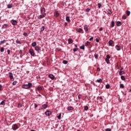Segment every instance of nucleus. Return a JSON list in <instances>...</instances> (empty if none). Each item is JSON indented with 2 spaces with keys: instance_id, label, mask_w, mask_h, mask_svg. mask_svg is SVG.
I'll list each match as a JSON object with an SVG mask.
<instances>
[{
  "instance_id": "3",
  "label": "nucleus",
  "mask_w": 131,
  "mask_h": 131,
  "mask_svg": "<svg viewBox=\"0 0 131 131\" xmlns=\"http://www.w3.org/2000/svg\"><path fill=\"white\" fill-rule=\"evenodd\" d=\"M48 108V104H43L41 107H40V108L41 110H45V109H47Z\"/></svg>"
},
{
  "instance_id": "35",
  "label": "nucleus",
  "mask_w": 131,
  "mask_h": 131,
  "mask_svg": "<svg viewBox=\"0 0 131 131\" xmlns=\"http://www.w3.org/2000/svg\"><path fill=\"white\" fill-rule=\"evenodd\" d=\"M94 57H95V59H98V58L99 57V54H95L94 55Z\"/></svg>"
},
{
  "instance_id": "21",
  "label": "nucleus",
  "mask_w": 131,
  "mask_h": 131,
  "mask_svg": "<svg viewBox=\"0 0 131 131\" xmlns=\"http://www.w3.org/2000/svg\"><path fill=\"white\" fill-rule=\"evenodd\" d=\"M66 20L68 21V22H70L71 20H70V17L69 16H67L66 17Z\"/></svg>"
},
{
  "instance_id": "39",
  "label": "nucleus",
  "mask_w": 131,
  "mask_h": 131,
  "mask_svg": "<svg viewBox=\"0 0 131 131\" xmlns=\"http://www.w3.org/2000/svg\"><path fill=\"white\" fill-rule=\"evenodd\" d=\"M114 25H115V24L114 21H112V27H114Z\"/></svg>"
},
{
  "instance_id": "12",
  "label": "nucleus",
  "mask_w": 131,
  "mask_h": 131,
  "mask_svg": "<svg viewBox=\"0 0 131 131\" xmlns=\"http://www.w3.org/2000/svg\"><path fill=\"white\" fill-rule=\"evenodd\" d=\"M84 29L85 32H88L89 31V28L87 26H84Z\"/></svg>"
},
{
  "instance_id": "9",
  "label": "nucleus",
  "mask_w": 131,
  "mask_h": 131,
  "mask_svg": "<svg viewBox=\"0 0 131 131\" xmlns=\"http://www.w3.org/2000/svg\"><path fill=\"white\" fill-rule=\"evenodd\" d=\"M115 48L116 49L117 51H120V50H121V48H120V46L118 45H116L115 46Z\"/></svg>"
},
{
  "instance_id": "63",
  "label": "nucleus",
  "mask_w": 131,
  "mask_h": 131,
  "mask_svg": "<svg viewBox=\"0 0 131 131\" xmlns=\"http://www.w3.org/2000/svg\"><path fill=\"white\" fill-rule=\"evenodd\" d=\"M75 48H77V46L76 45H75Z\"/></svg>"
},
{
  "instance_id": "36",
  "label": "nucleus",
  "mask_w": 131,
  "mask_h": 131,
  "mask_svg": "<svg viewBox=\"0 0 131 131\" xmlns=\"http://www.w3.org/2000/svg\"><path fill=\"white\" fill-rule=\"evenodd\" d=\"M107 14H109V15H111V14H112V12L111 11V10H108Z\"/></svg>"
},
{
  "instance_id": "26",
  "label": "nucleus",
  "mask_w": 131,
  "mask_h": 131,
  "mask_svg": "<svg viewBox=\"0 0 131 131\" xmlns=\"http://www.w3.org/2000/svg\"><path fill=\"white\" fill-rule=\"evenodd\" d=\"M7 27H8V24H5L3 25V28H7Z\"/></svg>"
},
{
  "instance_id": "64",
  "label": "nucleus",
  "mask_w": 131,
  "mask_h": 131,
  "mask_svg": "<svg viewBox=\"0 0 131 131\" xmlns=\"http://www.w3.org/2000/svg\"><path fill=\"white\" fill-rule=\"evenodd\" d=\"M31 131H35V130L32 129Z\"/></svg>"
},
{
  "instance_id": "56",
  "label": "nucleus",
  "mask_w": 131,
  "mask_h": 131,
  "mask_svg": "<svg viewBox=\"0 0 131 131\" xmlns=\"http://www.w3.org/2000/svg\"><path fill=\"white\" fill-rule=\"evenodd\" d=\"M10 50H9V49L7 50V53H8V55H10Z\"/></svg>"
},
{
  "instance_id": "11",
  "label": "nucleus",
  "mask_w": 131,
  "mask_h": 131,
  "mask_svg": "<svg viewBox=\"0 0 131 131\" xmlns=\"http://www.w3.org/2000/svg\"><path fill=\"white\" fill-rule=\"evenodd\" d=\"M47 14H46V13H43V14L40 15V16H39V18L40 19L42 18H45V16H46Z\"/></svg>"
},
{
  "instance_id": "57",
  "label": "nucleus",
  "mask_w": 131,
  "mask_h": 131,
  "mask_svg": "<svg viewBox=\"0 0 131 131\" xmlns=\"http://www.w3.org/2000/svg\"><path fill=\"white\" fill-rule=\"evenodd\" d=\"M103 31V28H100L99 31Z\"/></svg>"
},
{
  "instance_id": "20",
  "label": "nucleus",
  "mask_w": 131,
  "mask_h": 131,
  "mask_svg": "<svg viewBox=\"0 0 131 131\" xmlns=\"http://www.w3.org/2000/svg\"><path fill=\"white\" fill-rule=\"evenodd\" d=\"M76 31H77V32H82V29H81V28L77 29Z\"/></svg>"
},
{
  "instance_id": "42",
  "label": "nucleus",
  "mask_w": 131,
  "mask_h": 131,
  "mask_svg": "<svg viewBox=\"0 0 131 131\" xmlns=\"http://www.w3.org/2000/svg\"><path fill=\"white\" fill-rule=\"evenodd\" d=\"M98 6L99 9H100L101 7H102V4H101V3H98Z\"/></svg>"
},
{
  "instance_id": "19",
  "label": "nucleus",
  "mask_w": 131,
  "mask_h": 131,
  "mask_svg": "<svg viewBox=\"0 0 131 131\" xmlns=\"http://www.w3.org/2000/svg\"><path fill=\"white\" fill-rule=\"evenodd\" d=\"M124 73V71L120 70L119 71V75H123Z\"/></svg>"
},
{
  "instance_id": "55",
  "label": "nucleus",
  "mask_w": 131,
  "mask_h": 131,
  "mask_svg": "<svg viewBox=\"0 0 131 131\" xmlns=\"http://www.w3.org/2000/svg\"><path fill=\"white\" fill-rule=\"evenodd\" d=\"M106 131H111V129L110 128H106Z\"/></svg>"
},
{
  "instance_id": "41",
  "label": "nucleus",
  "mask_w": 131,
  "mask_h": 131,
  "mask_svg": "<svg viewBox=\"0 0 131 131\" xmlns=\"http://www.w3.org/2000/svg\"><path fill=\"white\" fill-rule=\"evenodd\" d=\"M21 107H22V104L18 103V108H21Z\"/></svg>"
},
{
  "instance_id": "7",
  "label": "nucleus",
  "mask_w": 131,
  "mask_h": 131,
  "mask_svg": "<svg viewBox=\"0 0 131 131\" xmlns=\"http://www.w3.org/2000/svg\"><path fill=\"white\" fill-rule=\"evenodd\" d=\"M49 78H50L51 79H55V76H54V75L50 74L49 75Z\"/></svg>"
},
{
  "instance_id": "2",
  "label": "nucleus",
  "mask_w": 131,
  "mask_h": 131,
  "mask_svg": "<svg viewBox=\"0 0 131 131\" xmlns=\"http://www.w3.org/2000/svg\"><path fill=\"white\" fill-rule=\"evenodd\" d=\"M29 53V54H30L31 56H32V57H34L35 53H34V50H33V49H30Z\"/></svg>"
},
{
  "instance_id": "5",
  "label": "nucleus",
  "mask_w": 131,
  "mask_h": 131,
  "mask_svg": "<svg viewBox=\"0 0 131 131\" xmlns=\"http://www.w3.org/2000/svg\"><path fill=\"white\" fill-rule=\"evenodd\" d=\"M45 115H46V116H50L51 115H52V112L48 111L45 112Z\"/></svg>"
},
{
  "instance_id": "46",
  "label": "nucleus",
  "mask_w": 131,
  "mask_h": 131,
  "mask_svg": "<svg viewBox=\"0 0 131 131\" xmlns=\"http://www.w3.org/2000/svg\"><path fill=\"white\" fill-rule=\"evenodd\" d=\"M6 102V100H3L1 102V105H3V104H5V102Z\"/></svg>"
},
{
  "instance_id": "59",
  "label": "nucleus",
  "mask_w": 131,
  "mask_h": 131,
  "mask_svg": "<svg viewBox=\"0 0 131 131\" xmlns=\"http://www.w3.org/2000/svg\"><path fill=\"white\" fill-rule=\"evenodd\" d=\"M34 105H35V108H37V104H36V103H35Z\"/></svg>"
},
{
  "instance_id": "54",
  "label": "nucleus",
  "mask_w": 131,
  "mask_h": 131,
  "mask_svg": "<svg viewBox=\"0 0 131 131\" xmlns=\"http://www.w3.org/2000/svg\"><path fill=\"white\" fill-rule=\"evenodd\" d=\"M97 71H101V69H100V68H97Z\"/></svg>"
},
{
  "instance_id": "28",
  "label": "nucleus",
  "mask_w": 131,
  "mask_h": 131,
  "mask_svg": "<svg viewBox=\"0 0 131 131\" xmlns=\"http://www.w3.org/2000/svg\"><path fill=\"white\" fill-rule=\"evenodd\" d=\"M36 46V42H33L32 43V47H35Z\"/></svg>"
},
{
  "instance_id": "43",
  "label": "nucleus",
  "mask_w": 131,
  "mask_h": 131,
  "mask_svg": "<svg viewBox=\"0 0 131 131\" xmlns=\"http://www.w3.org/2000/svg\"><path fill=\"white\" fill-rule=\"evenodd\" d=\"M58 119H61V114H59L58 116H57Z\"/></svg>"
},
{
  "instance_id": "62",
  "label": "nucleus",
  "mask_w": 131,
  "mask_h": 131,
  "mask_svg": "<svg viewBox=\"0 0 131 131\" xmlns=\"http://www.w3.org/2000/svg\"><path fill=\"white\" fill-rule=\"evenodd\" d=\"M99 99H100V100H103V98L102 97H100Z\"/></svg>"
},
{
  "instance_id": "45",
  "label": "nucleus",
  "mask_w": 131,
  "mask_h": 131,
  "mask_svg": "<svg viewBox=\"0 0 131 131\" xmlns=\"http://www.w3.org/2000/svg\"><path fill=\"white\" fill-rule=\"evenodd\" d=\"M78 51V48H74L73 50V52H77Z\"/></svg>"
},
{
  "instance_id": "52",
  "label": "nucleus",
  "mask_w": 131,
  "mask_h": 131,
  "mask_svg": "<svg viewBox=\"0 0 131 131\" xmlns=\"http://www.w3.org/2000/svg\"><path fill=\"white\" fill-rule=\"evenodd\" d=\"M106 59H110V55H106Z\"/></svg>"
},
{
  "instance_id": "37",
  "label": "nucleus",
  "mask_w": 131,
  "mask_h": 131,
  "mask_svg": "<svg viewBox=\"0 0 131 131\" xmlns=\"http://www.w3.org/2000/svg\"><path fill=\"white\" fill-rule=\"evenodd\" d=\"M80 49H81V50H84V45H82V46L80 47Z\"/></svg>"
},
{
  "instance_id": "61",
  "label": "nucleus",
  "mask_w": 131,
  "mask_h": 131,
  "mask_svg": "<svg viewBox=\"0 0 131 131\" xmlns=\"http://www.w3.org/2000/svg\"><path fill=\"white\" fill-rule=\"evenodd\" d=\"M96 41L97 42H99V39L96 38Z\"/></svg>"
},
{
  "instance_id": "4",
  "label": "nucleus",
  "mask_w": 131,
  "mask_h": 131,
  "mask_svg": "<svg viewBox=\"0 0 131 131\" xmlns=\"http://www.w3.org/2000/svg\"><path fill=\"white\" fill-rule=\"evenodd\" d=\"M18 125L16 124H14L12 125V129L13 130H16V129H18Z\"/></svg>"
},
{
  "instance_id": "13",
  "label": "nucleus",
  "mask_w": 131,
  "mask_h": 131,
  "mask_svg": "<svg viewBox=\"0 0 131 131\" xmlns=\"http://www.w3.org/2000/svg\"><path fill=\"white\" fill-rule=\"evenodd\" d=\"M9 77H10V79H13V73L9 72Z\"/></svg>"
},
{
  "instance_id": "17",
  "label": "nucleus",
  "mask_w": 131,
  "mask_h": 131,
  "mask_svg": "<svg viewBox=\"0 0 131 131\" xmlns=\"http://www.w3.org/2000/svg\"><path fill=\"white\" fill-rule=\"evenodd\" d=\"M37 90H38V91H42V86H40V85H39V86H38V87H37Z\"/></svg>"
},
{
  "instance_id": "22",
  "label": "nucleus",
  "mask_w": 131,
  "mask_h": 131,
  "mask_svg": "<svg viewBox=\"0 0 131 131\" xmlns=\"http://www.w3.org/2000/svg\"><path fill=\"white\" fill-rule=\"evenodd\" d=\"M126 14L127 16H129V15H130V11L128 10L126 11Z\"/></svg>"
},
{
  "instance_id": "31",
  "label": "nucleus",
  "mask_w": 131,
  "mask_h": 131,
  "mask_svg": "<svg viewBox=\"0 0 131 131\" xmlns=\"http://www.w3.org/2000/svg\"><path fill=\"white\" fill-rule=\"evenodd\" d=\"M120 88H121V89H124V85H123V84H120Z\"/></svg>"
},
{
  "instance_id": "1",
  "label": "nucleus",
  "mask_w": 131,
  "mask_h": 131,
  "mask_svg": "<svg viewBox=\"0 0 131 131\" xmlns=\"http://www.w3.org/2000/svg\"><path fill=\"white\" fill-rule=\"evenodd\" d=\"M32 86V83L29 82L27 84H24L22 85L23 89H26L27 90V89H30Z\"/></svg>"
},
{
  "instance_id": "34",
  "label": "nucleus",
  "mask_w": 131,
  "mask_h": 131,
  "mask_svg": "<svg viewBox=\"0 0 131 131\" xmlns=\"http://www.w3.org/2000/svg\"><path fill=\"white\" fill-rule=\"evenodd\" d=\"M6 40H3L0 41V43H1V45H2V43H5V42H6Z\"/></svg>"
},
{
  "instance_id": "24",
  "label": "nucleus",
  "mask_w": 131,
  "mask_h": 131,
  "mask_svg": "<svg viewBox=\"0 0 131 131\" xmlns=\"http://www.w3.org/2000/svg\"><path fill=\"white\" fill-rule=\"evenodd\" d=\"M105 61H106L107 64H110V60L109 59H108V58H106L105 59Z\"/></svg>"
},
{
  "instance_id": "29",
  "label": "nucleus",
  "mask_w": 131,
  "mask_h": 131,
  "mask_svg": "<svg viewBox=\"0 0 131 131\" xmlns=\"http://www.w3.org/2000/svg\"><path fill=\"white\" fill-rule=\"evenodd\" d=\"M122 19H123V20H125V19H126V15H123L122 17Z\"/></svg>"
},
{
  "instance_id": "25",
  "label": "nucleus",
  "mask_w": 131,
  "mask_h": 131,
  "mask_svg": "<svg viewBox=\"0 0 131 131\" xmlns=\"http://www.w3.org/2000/svg\"><path fill=\"white\" fill-rule=\"evenodd\" d=\"M0 51L1 53H4V52H5V48L4 47H2Z\"/></svg>"
},
{
  "instance_id": "23",
  "label": "nucleus",
  "mask_w": 131,
  "mask_h": 131,
  "mask_svg": "<svg viewBox=\"0 0 131 131\" xmlns=\"http://www.w3.org/2000/svg\"><path fill=\"white\" fill-rule=\"evenodd\" d=\"M55 17H58L59 16V13L57 11L54 13Z\"/></svg>"
},
{
  "instance_id": "16",
  "label": "nucleus",
  "mask_w": 131,
  "mask_h": 131,
  "mask_svg": "<svg viewBox=\"0 0 131 131\" xmlns=\"http://www.w3.org/2000/svg\"><path fill=\"white\" fill-rule=\"evenodd\" d=\"M8 9H12L13 8V4H9L7 5Z\"/></svg>"
},
{
  "instance_id": "15",
  "label": "nucleus",
  "mask_w": 131,
  "mask_h": 131,
  "mask_svg": "<svg viewBox=\"0 0 131 131\" xmlns=\"http://www.w3.org/2000/svg\"><path fill=\"white\" fill-rule=\"evenodd\" d=\"M41 14H45V13H46V9H45V8L41 9Z\"/></svg>"
},
{
  "instance_id": "32",
  "label": "nucleus",
  "mask_w": 131,
  "mask_h": 131,
  "mask_svg": "<svg viewBox=\"0 0 131 131\" xmlns=\"http://www.w3.org/2000/svg\"><path fill=\"white\" fill-rule=\"evenodd\" d=\"M102 81V79H97V82H99V83H101Z\"/></svg>"
},
{
  "instance_id": "38",
  "label": "nucleus",
  "mask_w": 131,
  "mask_h": 131,
  "mask_svg": "<svg viewBox=\"0 0 131 131\" xmlns=\"http://www.w3.org/2000/svg\"><path fill=\"white\" fill-rule=\"evenodd\" d=\"M121 79H122V80H124L125 79V77H124V76H121Z\"/></svg>"
},
{
  "instance_id": "47",
  "label": "nucleus",
  "mask_w": 131,
  "mask_h": 131,
  "mask_svg": "<svg viewBox=\"0 0 131 131\" xmlns=\"http://www.w3.org/2000/svg\"><path fill=\"white\" fill-rule=\"evenodd\" d=\"M63 64H67V63H68V61H67V60H63Z\"/></svg>"
},
{
  "instance_id": "44",
  "label": "nucleus",
  "mask_w": 131,
  "mask_h": 131,
  "mask_svg": "<svg viewBox=\"0 0 131 131\" xmlns=\"http://www.w3.org/2000/svg\"><path fill=\"white\" fill-rule=\"evenodd\" d=\"M43 30H45V27L43 26H42L41 28V29H40V31H43Z\"/></svg>"
},
{
  "instance_id": "8",
  "label": "nucleus",
  "mask_w": 131,
  "mask_h": 131,
  "mask_svg": "<svg viewBox=\"0 0 131 131\" xmlns=\"http://www.w3.org/2000/svg\"><path fill=\"white\" fill-rule=\"evenodd\" d=\"M35 51H36L37 52H39V51H40L41 49L40 47L39 46H36L35 47Z\"/></svg>"
},
{
  "instance_id": "40",
  "label": "nucleus",
  "mask_w": 131,
  "mask_h": 131,
  "mask_svg": "<svg viewBox=\"0 0 131 131\" xmlns=\"http://www.w3.org/2000/svg\"><path fill=\"white\" fill-rule=\"evenodd\" d=\"M17 84V81H14L13 82H12V84L13 85H16V84Z\"/></svg>"
},
{
  "instance_id": "50",
  "label": "nucleus",
  "mask_w": 131,
  "mask_h": 131,
  "mask_svg": "<svg viewBox=\"0 0 131 131\" xmlns=\"http://www.w3.org/2000/svg\"><path fill=\"white\" fill-rule=\"evenodd\" d=\"M23 35H24L25 36H27V35H28L27 33H26V32H24V33H23Z\"/></svg>"
},
{
  "instance_id": "14",
  "label": "nucleus",
  "mask_w": 131,
  "mask_h": 131,
  "mask_svg": "<svg viewBox=\"0 0 131 131\" xmlns=\"http://www.w3.org/2000/svg\"><path fill=\"white\" fill-rule=\"evenodd\" d=\"M68 43L71 44V43H72V42H73V40H72V39H71V38H69L68 40Z\"/></svg>"
},
{
  "instance_id": "58",
  "label": "nucleus",
  "mask_w": 131,
  "mask_h": 131,
  "mask_svg": "<svg viewBox=\"0 0 131 131\" xmlns=\"http://www.w3.org/2000/svg\"><path fill=\"white\" fill-rule=\"evenodd\" d=\"M94 39V37H92L89 39V40H93V39Z\"/></svg>"
},
{
  "instance_id": "30",
  "label": "nucleus",
  "mask_w": 131,
  "mask_h": 131,
  "mask_svg": "<svg viewBox=\"0 0 131 131\" xmlns=\"http://www.w3.org/2000/svg\"><path fill=\"white\" fill-rule=\"evenodd\" d=\"M106 89H110V85L109 84H107L105 85Z\"/></svg>"
},
{
  "instance_id": "51",
  "label": "nucleus",
  "mask_w": 131,
  "mask_h": 131,
  "mask_svg": "<svg viewBox=\"0 0 131 131\" xmlns=\"http://www.w3.org/2000/svg\"><path fill=\"white\" fill-rule=\"evenodd\" d=\"M81 98V95L79 94L78 96V98L79 99V100H80Z\"/></svg>"
},
{
  "instance_id": "18",
  "label": "nucleus",
  "mask_w": 131,
  "mask_h": 131,
  "mask_svg": "<svg viewBox=\"0 0 131 131\" xmlns=\"http://www.w3.org/2000/svg\"><path fill=\"white\" fill-rule=\"evenodd\" d=\"M116 25H117V26H121V22L118 21L116 23Z\"/></svg>"
},
{
  "instance_id": "48",
  "label": "nucleus",
  "mask_w": 131,
  "mask_h": 131,
  "mask_svg": "<svg viewBox=\"0 0 131 131\" xmlns=\"http://www.w3.org/2000/svg\"><path fill=\"white\" fill-rule=\"evenodd\" d=\"M84 110H85L86 111V110H89V107H88L87 106L84 107Z\"/></svg>"
},
{
  "instance_id": "10",
  "label": "nucleus",
  "mask_w": 131,
  "mask_h": 131,
  "mask_svg": "<svg viewBox=\"0 0 131 131\" xmlns=\"http://www.w3.org/2000/svg\"><path fill=\"white\" fill-rule=\"evenodd\" d=\"M113 42H114L113 40H110L108 42L109 46L111 47H112V45H113Z\"/></svg>"
},
{
  "instance_id": "33",
  "label": "nucleus",
  "mask_w": 131,
  "mask_h": 131,
  "mask_svg": "<svg viewBox=\"0 0 131 131\" xmlns=\"http://www.w3.org/2000/svg\"><path fill=\"white\" fill-rule=\"evenodd\" d=\"M90 43H91L90 42H89V41H87L85 43V46H89V45H90Z\"/></svg>"
},
{
  "instance_id": "60",
  "label": "nucleus",
  "mask_w": 131,
  "mask_h": 131,
  "mask_svg": "<svg viewBox=\"0 0 131 131\" xmlns=\"http://www.w3.org/2000/svg\"><path fill=\"white\" fill-rule=\"evenodd\" d=\"M22 53H23L22 50H20V51H19V54H20V55H22Z\"/></svg>"
},
{
  "instance_id": "27",
  "label": "nucleus",
  "mask_w": 131,
  "mask_h": 131,
  "mask_svg": "<svg viewBox=\"0 0 131 131\" xmlns=\"http://www.w3.org/2000/svg\"><path fill=\"white\" fill-rule=\"evenodd\" d=\"M68 110H69V111L73 110V107L72 106H69L68 107Z\"/></svg>"
},
{
  "instance_id": "49",
  "label": "nucleus",
  "mask_w": 131,
  "mask_h": 131,
  "mask_svg": "<svg viewBox=\"0 0 131 131\" xmlns=\"http://www.w3.org/2000/svg\"><path fill=\"white\" fill-rule=\"evenodd\" d=\"M16 43H18L19 45L21 44V42L19 40H16Z\"/></svg>"
},
{
  "instance_id": "53",
  "label": "nucleus",
  "mask_w": 131,
  "mask_h": 131,
  "mask_svg": "<svg viewBox=\"0 0 131 131\" xmlns=\"http://www.w3.org/2000/svg\"><path fill=\"white\" fill-rule=\"evenodd\" d=\"M91 11V9H89V8H87L86 9V12H90Z\"/></svg>"
},
{
  "instance_id": "6",
  "label": "nucleus",
  "mask_w": 131,
  "mask_h": 131,
  "mask_svg": "<svg viewBox=\"0 0 131 131\" xmlns=\"http://www.w3.org/2000/svg\"><path fill=\"white\" fill-rule=\"evenodd\" d=\"M11 23H12V25L15 26V25H17V20H12Z\"/></svg>"
}]
</instances>
